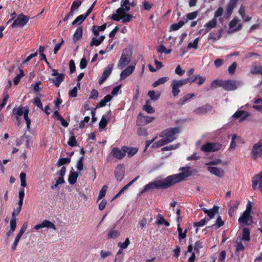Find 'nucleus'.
Here are the masks:
<instances>
[{"label":"nucleus","instance_id":"17","mask_svg":"<svg viewBox=\"0 0 262 262\" xmlns=\"http://www.w3.org/2000/svg\"><path fill=\"white\" fill-rule=\"evenodd\" d=\"M113 64H109L106 68L100 78L99 80V84H102L109 77L112 72Z\"/></svg>","mask_w":262,"mask_h":262},{"label":"nucleus","instance_id":"51","mask_svg":"<svg viewBox=\"0 0 262 262\" xmlns=\"http://www.w3.org/2000/svg\"><path fill=\"white\" fill-rule=\"evenodd\" d=\"M82 4V1L80 0H76L74 1L72 4V6L71 7V9L75 10H77L79 7L81 6Z\"/></svg>","mask_w":262,"mask_h":262},{"label":"nucleus","instance_id":"4","mask_svg":"<svg viewBox=\"0 0 262 262\" xmlns=\"http://www.w3.org/2000/svg\"><path fill=\"white\" fill-rule=\"evenodd\" d=\"M181 127H175L164 130L160 135V137H164L168 142H171L176 139V135L181 132Z\"/></svg>","mask_w":262,"mask_h":262},{"label":"nucleus","instance_id":"52","mask_svg":"<svg viewBox=\"0 0 262 262\" xmlns=\"http://www.w3.org/2000/svg\"><path fill=\"white\" fill-rule=\"evenodd\" d=\"M26 174L24 172H21L20 174V185L21 186L25 187L27 186V183L26 180Z\"/></svg>","mask_w":262,"mask_h":262},{"label":"nucleus","instance_id":"62","mask_svg":"<svg viewBox=\"0 0 262 262\" xmlns=\"http://www.w3.org/2000/svg\"><path fill=\"white\" fill-rule=\"evenodd\" d=\"M206 223V219H203L200 220L199 222H196L193 223V226L194 227H200L204 226Z\"/></svg>","mask_w":262,"mask_h":262},{"label":"nucleus","instance_id":"57","mask_svg":"<svg viewBox=\"0 0 262 262\" xmlns=\"http://www.w3.org/2000/svg\"><path fill=\"white\" fill-rule=\"evenodd\" d=\"M33 103L36 106L43 110L42 104L41 102L40 98L38 97H36L35 98H34Z\"/></svg>","mask_w":262,"mask_h":262},{"label":"nucleus","instance_id":"42","mask_svg":"<svg viewBox=\"0 0 262 262\" xmlns=\"http://www.w3.org/2000/svg\"><path fill=\"white\" fill-rule=\"evenodd\" d=\"M71 162V159L69 158H60L57 163V165L58 167L61 166L64 164L70 163Z\"/></svg>","mask_w":262,"mask_h":262},{"label":"nucleus","instance_id":"27","mask_svg":"<svg viewBox=\"0 0 262 262\" xmlns=\"http://www.w3.org/2000/svg\"><path fill=\"white\" fill-rule=\"evenodd\" d=\"M239 204V202L237 200L231 201L228 203V206L229 207V214L230 216H231V213H233L237 209Z\"/></svg>","mask_w":262,"mask_h":262},{"label":"nucleus","instance_id":"24","mask_svg":"<svg viewBox=\"0 0 262 262\" xmlns=\"http://www.w3.org/2000/svg\"><path fill=\"white\" fill-rule=\"evenodd\" d=\"M122 149H123L125 154L127 153L128 157H132L136 155L138 151V148L136 147H127L126 146H122Z\"/></svg>","mask_w":262,"mask_h":262},{"label":"nucleus","instance_id":"55","mask_svg":"<svg viewBox=\"0 0 262 262\" xmlns=\"http://www.w3.org/2000/svg\"><path fill=\"white\" fill-rule=\"evenodd\" d=\"M84 19L83 18V15H80L78 16H77L74 20L72 23V26H75L77 24H81L84 21Z\"/></svg>","mask_w":262,"mask_h":262},{"label":"nucleus","instance_id":"63","mask_svg":"<svg viewBox=\"0 0 262 262\" xmlns=\"http://www.w3.org/2000/svg\"><path fill=\"white\" fill-rule=\"evenodd\" d=\"M237 67V63L235 62H234L232 63V64L228 68V72L230 75H233L235 71L236 68Z\"/></svg>","mask_w":262,"mask_h":262},{"label":"nucleus","instance_id":"40","mask_svg":"<svg viewBox=\"0 0 262 262\" xmlns=\"http://www.w3.org/2000/svg\"><path fill=\"white\" fill-rule=\"evenodd\" d=\"M28 227V224L27 223L25 222L24 223L22 226L21 227V228L19 231V233L16 235L15 238L17 239H20L21 237L22 236L23 234L24 233V232L26 231L27 228Z\"/></svg>","mask_w":262,"mask_h":262},{"label":"nucleus","instance_id":"14","mask_svg":"<svg viewBox=\"0 0 262 262\" xmlns=\"http://www.w3.org/2000/svg\"><path fill=\"white\" fill-rule=\"evenodd\" d=\"M252 188L255 189L257 187L262 191V171L256 174L252 180Z\"/></svg>","mask_w":262,"mask_h":262},{"label":"nucleus","instance_id":"49","mask_svg":"<svg viewBox=\"0 0 262 262\" xmlns=\"http://www.w3.org/2000/svg\"><path fill=\"white\" fill-rule=\"evenodd\" d=\"M133 16L132 14L129 13H125L122 17L121 19L122 20V23L125 24L126 23L129 22L133 18Z\"/></svg>","mask_w":262,"mask_h":262},{"label":"nucleus","instance_id":"43","mask_svg":"<svg viewBox=\"0 0 262 262\" xmlns=\"http://www.w3.org/2000/svg\"><path fill=\"white\" fill-rule=\"evenodd\" d=\"M70 134L72 135V136L70 137L68 141V144L69 146L71 147H74L77 145V142L76 140L75 136L73 135V133L72 132H71Z\"/></svg>","mask_w":262,"mask_h":262},{"label":"nucleus","instance_id":"45","mask_svg":"<svg viewBox=\"0 0 262 262\" xmlns=\"http://www.w3.org/2000/svg\"><path fill=\"white\" fill-rule=\"evenodd\" d=\"M158 217H159V219L157 221V222H156V224L157 225H162V224H164L166 227L169 226V225H170L168 221H166L164 219V217L162 215L159 214L158 215Z\"/></svg>","mask_w":262,"mask_h":262},{"label":"nucleus","instance_id":"37","mask_svg":"<svg viewBox=\"0 0 262 262\" xmlns=\"http://www.w3.org/2000/svg\"><path fill=\"white\" fill-rule=\"evenodd\" d=\"M261 102H262V98H258L257 99H256L254 101V103H255V104H254L253 105V108L255 110H257L259 112H261L262 111V105H261V104H260V103H261Z\"/></svg>","mask_w":262,"mask_h":262},{"label":"nucleus","instance_id":"56","mask_svg":"<svg viewBox=\"0 0 262 262\" xmlns=\"http://www.w3.org/2000/svg\"><path fill=\"white\" fill-rule=\"evenodd\" d=\"M107 189V186L106 185H104L100 191H99V196L98 200H100L105 196L106 191Z\"/></svg>","mask_w":262,"mask_h":262},{"label":"nucleus","instance_id":"2","mask_svg":"<svg viewBox=\"0 0 262 262\" xmlns=\"http://www.w3.org/2000/svg\"><path fill=\"white\" fill-rule=\"evenodd\" d=\"M197 80L198 75H193L192 77L190 76L185 79L172 80L171 85L172 86V94L173 96L177 97L178 96L180 92V90L179 89L182 86L188 83H196Z\"/></svg>","mask_w":262,"mask_h":262},{"label":"nucleus","instance_id":"34","mask_svg":"<svg viewBox=\"0 0 262 262\" xmlns=\"http://www.w3.org/2000/svg\"><path fill=\"white\" fill-rule=\"evenodd\" d=\"M216 19L215 18H213L211 20L209 21L207 23H206L204 26V27L206 28L209 31L211 29L216 27Z\"/></svg>","mask_w":262,"mask_h":262},{"label":"nucleus","instance_id":"23","mask_svg":"<svg viewBox=\"0 0 262 262\" xmlns=\"http://www.w3.org/2000/svg\"><path fill=\"white\" fill-rule=\"evenodd\" d=\"M238 0H230L227 5L226 14L230 16L233 12L234 8L236 7Z\"/></svg>","mask_w":262,"mask_h":262},{"label":"nucleus","instance_id":"25","mask_svg":"<svg viewBox=\"0 0 262 262\" xmlns=\"http://www.w3.org/2000/svg\"><path fill=\"white\" fill-rule=\"evenodd\" d=\"M135 70L134 66H128L123 71H122L120 74V79L121 80L124 79L127 76L131 75Z\"/></svg>","mask_w":262,"mask_h":262},{"label":"nucleus","instance_id":"16","mask_svg":"<svg viewBox=\"0 0 262 262\" xmlns=\"http://www.w3.org/2000/svg\"><path fill=\"white\" fill-rule=\"evenodd\" d=\"M111 154L112 156L117 160H121L125 156V152L118 147H115L112 148Z\"/></svg>","mask_w":262,"mask_h":262},{"label":"nucleus","instance_id":"12","mask_svg":"<svg viewBox=\"0 0 262 262\" xmlns=\"http://www.w3.org/2000/svg\"><path fill=\"white\" fill-rule=\"evenodd\" d=\"M239 82L233 80H227L224 81L223 89L227 91H231L237 88Z\"/></svg>","mask_w":262,"mask_h":262},{"label":"nucleus","instance_id":"38","mask_svg":"<svg viewBox=\"0 0 262 262\" xmlns=\"http://www.w3.org/2000/svg\"><path fill=\"white\" fill-rule=\"evenodd\" d=\"M168 80V77H163L159 78L157 80L155 81L152 84L154 88L157 87L158 86L165 83Z\"/></svg>","mask_w":262,"mask_h":262},{"label":"nucleus","instance_id":"3","mask_svg":"<svg viewBox=\"0 0 262 262\" xmlns=\"http://www.w3.org/2000/svg\"><path fill=\"white\" fill-rule=\"evenodd\" d=\"M252 210V204L251 202L249 201L246 205V209L239 217L238 222L239 224L243 225H250L253 223V217L251 215Z\"/></svg>","mask_w":262,"mask_h":262},{"label":"nucleus","instance_id":"33","mask_svg":"<svg viewBox=\"0 0 262 262\" xmlns=\"http://www.w3.org/2000/svg\"><path fill=\"white\" fill-rule=\"evenodd\" d=\"M250 230L248 228H244L242 231V239L249 242L250 240Z\"/></svg>","mask_w":262,"mask_h":262},{"label":"nucleus","instance_id":"13","mask_svg":"<svg viewBox=\"0 0 262 262\" xmlns=\"http://www.w3.org/2000/svg\"><path fill=\"white\" fill-rule=\"evenodd\" d=\"M260 140L257 143L255 144L251 152L252 158L254 159L261 156L262 154V142Z\"/></svg>","mask_w":262,"mask_h":262},{"label":"nucleus","instance_id":"28","mask_svg":"<svg viewBox=\"0 0 262 262\" xmlns=\"http://www.w3.org/2000/svg\"><path fill=\"white\" fill-rule=\"evenodd\" d=\"M113 97L110 95H106L96 106L95 109L102 107L106 105V103L112 100Z\"/></svg>","mask_w":262,"mask_h":262},{"label":"nucleus","instance_id":"58","mask_svg":"<svg viewBox=\"0 0 262 262\" xmlns=\"http://www.w3.org/2000/svg\"><path fill=\"white\" fill-rule=\"evenodd\" d=\"M84 158L83 157H81L78 161H77V164H76V167L77 169L79 171H81L83 169V161Z\"/></svg>","mask_w":262,"mask_h":262},{"label":"nucleus","instance_id":"18","mask_svg":"<svg viewBox=\"0 0 262 262\" xmlns=\"http://www.w3.org/2000/svg\"><path fill=\"white\" fill-rule=\"evenodd\" d=\"M127 12L123 8L120 7L116 10V13L113 14L111 16V18L115 21H119L122 17Z\"/></svg>","mask_w":262,"mask_h":262},{"label":"nucleus","instance_id":"1","mask_svg":"<svg viewBox=\"0 0 262 262\" xmlns=\"http://www.w3.org/2000/svg\"><path fill=\"white\" fill-rule=\"evenodd\" d=\"M181 169L186 170L178 174L169 176L162 180H157L149 183L144 187L141 193L155 189H167L191 176L190 171L187 168L182 167Z\"/></svg>","mask_w":262,"mask_h":262},{"label":"nucleus","instance_id":"41","mask_svg":"<svg viewBox=\"0 0 262 262\" xmlns=\"http://www.w3.org/2000/svg\"><path fill=\"white\" fill-rule=\"evenodd\" d=\"M194 96V94L193 93L187 94L184 97L181 98L179 100V104H184L186 101L191 99Z\"/></svg>","mask_w":262,"mask_h":262},{"label":"nucleus","instance_id":"6","mask_svg":"<svg viewBox=\"0 0 262 262\" xmlns=\"http://www.w3.org/2000/svg\"><path fill=\"white\" fill-rule=\"evenodd\" d=\"M29 107L27 106H23L20 105L19 106H15L12 109L13 116L15 118L16 124L19 126L20 124V117L25 113L26 109H29Z\"/></svg>","mask_w":262,"mask_h":262},{"label":"nucleus","instance_id":"47","mask_svg":"<svg viewBox=\"0 0 262 262\" xmlns=\"http://www.w3.org/2000/svg\"><path fill=\"white\" fill-rule=\"evenodd\" d=\"M147 95L151 100L156 101L159 98L160 94H156L155 91H149L147 93Z\"/></svg>","mask_w":262,"mask_h":262},{"label":"nucleus","instance_id":"60","mask_svg":"<svg viewBox=\"0 0 262 262\" xmlns=\"http://www.w3.org/2000/svg\"><path fill=\"white\" fill-rule=\"evenodd\" d=\"M198 15V11H194L191 13H189L187 14L186 17L187 18H184V19H189V20H192L195 19Z\"/></svg>","mask_w":262,"mask_h":262},{"label":"nucleus","instance_id":"22","mask_svg":"<svg viewBox=\"0 0 262 262\" xmlns=\"http://www.w3.org/2000/svg\"><path fill=\"white\" fill-rule=\"evenodd\" d=\"M203 212L208 215L210 219H212L214 217L215 213L219 211V207L217 206H214L211 209H207L205 208L202 209Z\"/></svg>","mask_w":262,"mask_h":262},{"label":"nucleus","instance_id":"10","mask_svg":"<svg viewBox=\"0 0 262 262\" xmlns=\"http://www.w3.org/2000/svg\"><path fill=\"white\" fill-rule=\"evenodd\" d=\"M115 177L118 182H121L124 178L125 167L124 164H119L115 168Z\"/></svg>","mask_w":262,"mask_h":262},{"label":"nucleus","instance_id":"11","mask_svg":"<svg viewBox=\"0 0 262 262\" xmlns=\"http://www.w3.org/2000/svg\"><path fill=\"white\" fill-rule=\"evenodd\" d=\"M154 119L153 117L144 116L140 113L137 117L136 125L139 126H143L152 122Z\"/></svg>","mask_w":262,"mask_h":262},{"label":"nucleus","instance_id":"15","mask_svg":"<svg viewBox=\"0 0 262 262\" xmlns=\"http://www.w3.org/2000/svg\"><path fill=\"white\" fill-rule=\"evenodd\" d=\"M45 227L49 229H52L54 230H56V227L55 224L47 220H43L40 224L36 225L34 228L35 230H38L41 228Z\"/></svg>","mask_w":262,"mask_h":262},{"label":"nucleus","instance_id":"21","mask_svg":"<svg viewBox=\"0 0 262 262\" xmlns=\"http://www.w3.org/2000/svg\"><path fill=\"white\" fill-rule=\"evenodd\" d=\"M249 116V113L243 110H238L233 115L232 117L235 118H240V121H243Z\"/></svg>","mask_w":262,"mask_h":262},{"label":"nucleus","instance_id":"39","mask_svg":"<svg viewBox=\"0 0 262 262\" xmlns=\"http://www.w3.org/2000/svg\"><path fill=\"white\" fill-rule=\"evenodd\" d=\"M224 81L222 80H214L211 83V88L215 89L217 87H222L223 88Z\"/></svg>","mask_w":262,"mask_h":262},{"label":"nucleus","instance_id":"5","mask_svg":"<svg viewBox=\"0 0 262 262\" xmlns=\"http://www.w3.org/2000/svg\"><path fill=\"white\" fill-rule=\"evenodd\" d=\"M132 51L128 48L123 50L120 59L118 64V67L121 69L124 68L130 61Z\"/></svg>","mask_w":262,"mask_h":262},{"label":"nucleus","instance_id":"19","mask_svg":"<svg viewBox=\"0 0 262 262\" xmlns=\"http://www.w3.org/2000/svg\"><path fill=\"white\" fill-rule=\"evenodd\" d=\"M212 110V106L210 104H205L201 107L196 108L194 112L196 114H205L208 112Z\"/></svg>","mask_w":262,"mask_h":262},{"label":"nucleus","instance_id":"48","mask_svg":"<svg viewBox=\"0 0 262 262\" xmlns=\"http://www.w3.org/2000/svg\"><path fill=\"white\" fill-rule=\"evenodd\" d=\"M108 123V121L107 118L104 116H103L101 119V120L99 123V126L100 128L104 129L105 128V127L107 126Z\"/></svg>","mask_w":262,"mask_h":262},{"label":"nucleus","instance_id":"64","mask_svg":"<svg viewBox=\"0 0 262 262\" xmlns=\"http://www.w3.org/2000/svg\"><path fill=\"white\" fill-rule=\"evenodd\" d=\"M99 93L96 89H93L91 91V95H90L89 99H96L98 97Z\"/></svg>","mask_w":262,"mask_h":262},{"label":"nucleus","instance_id":"26","mask_svg":"<svg viewBox=\"0 0 262 262\" xmlns=\"http://www.w3.org/2000/svg\"><path fill=\"white\" fill-rule=\"evenodd\" d=\"M116 226H114L113 228H111L107 233L108 239H116L120 235V232L119 230L115 229Z\"/></svg>","mask_w":262,"mask_h":262},{"label":"nucleus","instance_id":"9","mask_svg":"<svg viewBox=\"0 0 262 262\" xmlns=\"http://www.w3.org/2000/svg\"><path fill=\"white\" fill-rule=\"evenodd\" d=\"M52 76H55V77L49 80L56 88H58L61 83L64 80L65 75L63 73H59L57 70L55 69H52Z\"/></svg>","mask_w":262,"mask_h":262},{"label":"nucleus","instance_id":"8","mask_svg":"<svg viewBox=\"0 0 262 262\" xmlns=\"http://www.w3.org/2000/svg\"><path fill=\"white\" fill-rule=\"evenodd\" d=\"M222 147V145L220 143L207 142L203 145L201 150L205 152H214L219 151Z\"/></svg>","mask_w":262,"mask_h":262},{"label":"nucleus","instance_id":"61","mask_svg":"<svg viewBox=\"0 0 262 262\" xmlns=\"http://www.w3.org/2000/svg\"><path fill=\"white\" fill-rule=\"evenodd\" d=\"M112 252L110 251H106L104 250H101L100 252V257L102 259H104L106 257L112 255Z\"/></svg>","mask_w":262,"mask_h":262},{"label":"nucleus","instance_id":"7","mask_svg":"<svg viewBox=\"0 0 262 262\" xmlns=\"http://www.w3.org/2000/svg\"><path fill=\"white\" fill-rule=\"evenodd\" d=\"M29 19L28 16L25 15L23 13H21L19 14L14 20L11 27L12 28L16 27L23 28L28 23Z\"/></svg>","mask_w":262,"mask_h":262},{"label":"nucleus","instance_id":"29","mask_svg":"<svg viewBox=\"0 0 262 262\" xmlns=\"http://www.w3.org/2000/svg\"><path fill=\"white\" fill-rule=\"evenodd\" d=\"M82 28L81 27H79L76 29L73 38V41L75 43L82 37Z\"/></svg>","mask_w":262,"mask_h":262},{"label":"nucleus","instance_id":"53","mask_svg":"<svg viewBox=\"0 0 262 262\" xmlns=\"http://www.w3.org/2000/svg\"><path fill=\"white\" fill-rule=\"evenodd\" d=\"M10 231L13 233L16 227V219L11 218L10 222Z\"/></svg>","mask_w":262,"mask_h":262},{"label":"nucleus","instance_id":"32","mask_svg":"<svg viewBox=\"0 0 262 262\" xmlns=\"http://www.w3.org/2000/svg\"><path fill=\"white\" fill-rule=\"evenodd\" d=\"M143 110L149 114L154 113L155 111L154 108L151 106L150 102L148 100L146 101L145 104L143 107Z\"/></svg>","mask_w":262,"mask_h":262},{"label":"nucleus","instance_id":"20","mask_svg":"<svg viewBox=\"0 0 262 262\" xmlns=\"http://www.w3.org/2000/svg\"><path fill=\"white\" fill-rule=\"evenodd\" d=\"M207 170L211 174H214L219 178H222L224 176V171L223 169L216 167L208 166Z\"/></svg>","mask_w":262,"mask_h":262},{"label":"nucleus","instance_id":"46","mask_svg":"<svg viewBox=\"0 0 262 262\" xmlns=\"http://www.w3.org/2000/svg\"><path fill=\"white\" fill-rule=\"evenodd\" d=\"M121 7L126 11L128 12L130 10V2L129 0H122L121 2Z\"/></svg>","mask_w":262,"mask_h":262},{"label":"nucleus","instance_id":"31","mask_svg":"<svg viewBox=\"0 0 262 262\" xmlns=\"http://www.w3.org/2000/svg\"><path fill=\"white\" fill-rule=\"evenodd\" d=\"M187 19L185 21L180 20L178 23L173 24L171 25L170 28V31H177L181 28L186 22Z\"/></svg>","mask_w":262,"mask_h":262},{"label":"nucleus","instance_id":"30","mask_svg":"<svg viewBox=\"0 0 262 262\" xmlns=\"http://www.w3.org/2000/svg\"><path fill=\"white\" fill-rule=\"evenodd\" d=\"M78 177V174L77 172L71 171L68 177L69 183L71 185L75 184L77 181Z\"/></svg>","mask_w":262,"mask_h":262},{"label":"nucleus","instance_id":"54","mask_svg":"<svg viewBox=\"0 0 262 262\" xmlns=\"http://www.w3.org/2000/svg\"><path fill=\"white\" fill-rule=\"evenodd\" d=\"M139 178V176L136 177L134 179H133L132 181H131L129 183H128L127 184L125 185L121 190V192H123L126 190H127L129 187H130L134 182H135Z\"/></svg>","mask_w":262,"mask_h":262},{"label":"nucleus","instance_id":"59","mask_svg":"<svg viewBox=\"0 0 262 262\" xmlns=\"http://www.w3.org/2000/svg\"><path fill=\"white\" fill-rule=\"evenodd\" d=\"M203 247V243L200 241H198L195 243L194 250L196 253H199L200 250Z\"/></svg>","mask_w":262,"mask_h":262},{"label":"nucleus","instance_id":"44","mask_svg":"<svg viewBox=\"0 0 262 262\" xmlns=\"http://www.w3.org/2000/svg\"><path fill=\"white\" fill-rule=\"evenodd\" d=\"M29 111V108L28 110L26 109L25 111V113L23 115L24 119L26 122L27 128L28 129H29L30 128V125L31 122V119L29 118L28 116Z\"/></svg>","mask_w":262,"mask_h":262},{"label":"nucleus","instance_id":"35","mask_svg":"<svg viewBox=\"0 0 262 262\" xmlns=\"http://www.w3.org/2000/svg\"><path fill=\"white\" fill-rule=\"evenodd\" d=\"M235 254L238 255L239 253L241 251H243L245 250V247L241 242V240L238 242L237 240L235 243Z\"/></svg>","mask_w":262,"mask_h":262},{"label":"nucleus","instance_id":"36","mask_svg":"<svg viewBox=\"0 0 262 262\" xmlns=\"http://www.w3.org/2000/svg\"><path fill=\"white\" fill-rule=\"evenodd\" d=\"M162 139L159 140L157 142H155L152 145V147L153 148H159L160 147L164 145H166L168 143H169L164 138V137H162Z\"/></svg>","mask_w":262,"mask_h":262},{"label":"nucleus","instance_id":"50","mask_svg":"<svg viewBox=\"0 0 262 262\" xmlns=\"http://www.w3.org/2000/svg\"><path fill=\"white\" fill-rule=\"evenodd\" d=\"M137 133L139 136H146L148 134L147 129L143 127L138 128L137 130Z\"/></svg>","mask_w":262,"mask_h":262}]
</instances>
